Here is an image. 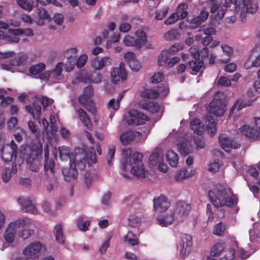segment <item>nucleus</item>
Segmentation results:
<instances>
[{"label":"nucleus","instance_id":"obj_62","mask_svg":"<svg viewBox=\"0 0 260 260\" xmlns=\"http://www.w3.org/2000/svg\"><path fill=\"white\" fill-rule=\"evenodd\" d=\"M235 249L231 248L229 251H226L223 256L220 260H233L235 257Z\"/></svg>","mask_w":260,"mask_h":260},{"label":"nucleus","instance_id":"obj_61","mask_svg":"<svg viewBox=\"0 0 260 260\" xmlns=\"http://www.w3.org/2000/svg\"><path fill=\"white\" fill-rule=\"evenodd\" d=\"M179 19V14L178 12L173 13L170 17L165 21V24L170 25L174 24Z\"/></svg>","mask_w":260,"mask_h":260},{"label":"nucleus","instance_id":"obj_17","mask_svg":"<svg viewBox=\"0 0 260 260\" xmlns=\"http://www.w3.org/2000/svg\"><path fill=\"white\" fill-rule=\"evenodd\" d=\"M63 64L62 62H59L53 71L45 72L39 75V78L44 81H49L55 82L60 79L62 71Z\"/></svg>","mask_w":260,"mask_h":260},{"label":"nucleus","instance_id":"obj_29","mask_svg":"<svg viewBox=\"0 0 260 260\" xmlns=\"http://www.w3.org/2000/svg\"><path fill=\"white\" fill-rule=\"evenodd\" d=\"M135 40L136 41L137 48L141 49L148 42L147 35L142 29H138L135 32Z\"/></svg>","mask_w":260,"mask_h":260},{"label":"nucleus","instance_id":"obj_22","mask_svg":"<svg viewBox=\"0 0 260 260\" xmlns=\"http://www.w3.org/2000/svg\"><path fill=\"white\" fill-rule=\"evenodd\" d=\"M153 209L154 211L162 213L166 211L170 206L168 199L162 195L153 199Z\"/></svg>","mask_w":260,"mask_h":260},{"label":"nucleus","instance_id":"obj_33","mask_svg":"<svg viewBox=\"0 0 260 260\" xmlns=\"http://www.w3.org/2000/svg\"><path fill=\"white\" fill-rule=\"evenodd\" d=\"M208 15L209 13L208 11H206L204 10L201 11L199 16L195 17L191 20V23H192L191 27L193 28H197L203 22L207 19Z\"/></svg>","mask_w":260,"mask_h":260},{"label":"nucleus","instance_id":"obj_7","mask_svg":"<svg viewBox=\"0 0 260 260\" xmlns=\"http://www.w3.org/2000/svg\"><path fill=\"white\" fill-rule=\"evenodd\" d=\"M178 52L179 44L177 43L169 49L162 50L157 57V65L168 68L173 67L179 62Z\"/></svg>","mask_w":260,"mask_h":260},{"label":"nucleus","instance_id":"obj_27","mask_svg":"<svg viewBox=\"0 0 260 260\" xmlns=\"http://www.w3.org/2000/svg\"><path fill=\"white\" fill-rule=\"evenodd\" d=\"M44 170L46 174L54 173V161L53 159L49 156V147H44Z\"/></svg>","mask_w":260,"mask_h":260},{"label":"nucleus","instance_id":"obj_10","mask_svg":"<svg viewBox=\"0 0 260 260\" xmlns=\"http://www.w3.org/2000/svg\"><path fill=\"white\" fill-rule=\"evenodd\" d=\"M42 248L43 245L39 241L30 243L23 249V257H17L15 260H36L39 258Z\"/></svg>","mask_w":260,"mask_h":260},{"label":"nucleus","instance_id":"obj_34","mask_svg":"<svg viewBox=\"0 0 260 260\" xmlns=\"http://www.w3.org/2000/svg\"><path fill=\"white\" fill-rule=\"evenodd\" d=\"M260 66V54L256 57L253 54V52L249 56L244 63V67L248 69L251 67H258Z\"/></svg>","mask_w":260,"mask_h":260},{"label":"nucleus","instance_id":"obj_50","mask_svg":"<svg viewBox=\"0 0 260 260\" xmlns=\"http://www.w3.org/2000/svg\"><path fill=\"white\" fill-rule=\"evenodd\" d=\"M203 64L204 62L202 60L196 59L195 60L189 61V67L192 72H194L193 74H195L196 72L200 71L203 67Z\"/></svg>","mask_w":260,"mask_h":260},{"label":"nucleus","instance_id":"obj_32","mask_svg":"<svg viewBox=\"0 0 260 260\" xmlns=\"http://www.w3.org/2000/svg\"><path fill=\"white\" fill-rule=\"evenodd\" d=\"M205 121L206 125V130L208 134L211 137H213L215 135L217 131L216 122L210 115H206L205 117Z\"/></svg>","mask_w":260,"mask_h":260},{"label":"nucleus","instance_id":"obj_30","mask_svg":"<svg viewBox=\"0 0 260 260\" xmlns=\"http://www.w3.org/2000/svg\"><path fill=\"white\" fill-rule=\"evenodd\" d=\"M218 143L220 146H238L239 144L235 140L228 135L221 134L218 139Z\"/></svg>","mask_w":260,"mask_h":260},{"label":"nucleus","instance_id":"obj_11","mask_svg":"<svg viewBox=\"0 0 260 260\" xmlns=\"http://www.w3.org/2000/svg\"><path fill=\"white\" fill-rule=\"evenodd\" d=\"M251 126L244 124L239 127L240 132L250 139H256L260 135V116L253 117Z\"/></svg>","mask_w":260,"mask_h":260},{"label":"nucleus","instance_id":"obj_35","mask_svg":"<svg viewBox=\"0 0 260 260\" xmlns=\"http://www.w3.org/2000/svg\"><path fill=\"white\" fill-rule=\"evenodd\" d=\"M191 209V206L189 204L185 202H180V221H183L185 220Z\"/></svg>","mask_w":260,"mask_h":260},{"label":"nucleus","instance_id":"obj_9","mask_svg":"<svg viewBox=\"0 0 260 260\" xmlns=\"http://www.w3.org/2000/svg\"><path fill=\"white\" fill-rule=\"evenodd\" d=\"M18 147H1L0 157L6 162L13 160H17L18 164L22 163L25 157V152L27 151V147H20L18 154Z\"/></svg>","mask_w":260,"mask_h":260},{"label":"nucleus","instance_id":"obj_43","mask_svg":"<svg viewBox=\"0 0 260 260\" xmlns=\"http://www.w3.org/2000/svg\"><path fill=\"white\" fill-rule=\"evenodd\" d=\"M25 220L27 222L25 226H23V228H20L17 232V235H18V236L23 239H27L34 232L32 230L26 227L28 223V220Z\"/></svg>","mask_w":260,"mask_h":260},{"label":"nucleus","instance_id":"obj_56","mask_svg":"<svg viewBox=\"0 0 260 260\" xmlns=\"http://www.w3.org/2000/svg\"><path fill=\"white\" fill-rule=\"evenodd\" d=\"M88 59V55L83 53L79 56V57L76 58V67L78 68H82L85 66Z\"/></svg>","mask_w":260,"mask_h":260},{"label":"nucleus","instance_id":"obj_53","mask_svg":"<svg viewBox=\"0 0 260 260\" xmlns=\"http://www.w3.org/2000/svg\"><path fill=\"white\" fill-rule=\"evenodd\" d=\"M123 43L127 47H135L137 48L136 41L135 37L127 35L123 39Z\"/></svg>","mask_w":260,"mask_h":260},{"label":"nucleus","instance_id":"obj_4","mask_svg":"<svg viewBox=\"0 0 260 260\" xmlns=\"http://www.w3.org/2000/svg\"><path fill=\"white\" fill-rule=\"evenodd\" d=\"M208 196L216 207L222 206L232 207L236 203V198L231 188L221 184H217L214 191H210Z\"/></svg>","mask_w":260,"mask_h":260},{"label":"nucleus","instance_id":"obj_63","mask_svg":"<svg viewBox=\"0 0 260 260\" xmlns=\"http://www.w3.org/2000/svg\"><path fill=\"white\" fill-rule=\"evenodd\" d=\"M13 98L10 96L5 97L4 95H0V107H5L12 103Z\"/></svg>","mask_w":260,"mask_h":260},{"label":"nucleus","instance_id":"obj_8","mask_svg":"<svg viewBox=\"0 0 260 260\" xmlns=\"http://www.w3.org/2000/svg\"><path fill=\"white\" fill-rule=\"evenodd\" d=\"M124 119L129 125H145L146 130L143 132L145 134H148L153 126V123L148 119L146 115L135 110L129 111L128 115L126 116Z\"/></svg>","mask_w":260,"mask_h":260},{"label":"nucleus","instance_id":"obj_31","mask_svg":"<svg viewBox=\"0 0 260 260\" xmlns=\"http://www.w3.org/2000/svg\"><path fill=\"white\" fill-rule=\"evenodd\" d=\"M49 18V15L44 8L41 7L37 9V15L34 17V21L38 25H43L45 20Z\"/></svg>","mask_w":260,"mask_h":260},{"label":"nucleus","instance_id":"obj_5","mask_svg":"<svg viewBox=\"0 0 260 260\" xmlns=\"http://www.w3.org/2000/svg\"><path fill=\"white\" fill-rule=\"evenodd\" d=\"M74 155L76 168L83 170L86 164L88 166L96 162V156L94 147H75L74 152L70 151V155Z\"/></svg>","mask_w":260,"mask_h":260},{"label":"nucleus","instance_id":"obj_45","mask_svg":"<svg viewBox=\"0 0 260 260\" xmlns=\"http://www.w3.org/2000/svg\"><path fill=\"white\" fill-rule=\"evenodd\" d=\"M225 246L223 243H216L211 248L210 251V255L215 257L219 255V254L224 250Z\"/></svg>","mask_w":260,"mask_h":260},{"label":"nucleus","instance_id":"obj_46","mask_svg":"<svg viewBox=\"0 0 260 260\" xmlns=\"http://www.w3.org/2000/svg\"><path fill=\"white\" fill-rule=\"evenodd\" d=\"M45 68V64L44 63H39L31 66L29 69V73L31 76L41 75L40 73Z\"/></svg>","mask_w":260,"mask_h":260},{"label":"nucleus","instance_id":"obj_14","mask_svg":"<svg viewBox=\"0 0 260 260\" xmlns=\"http://www.w3.org/2000/svg\"><path fill=\"white\" fill-rule=\"evenodd\" d=\"M216 97L217 95L209 104L207 111L217 117L221 116L226 110V102L222 98H216Z\"/></svg>","mask_w":260,"mask_h":260},{"label":"nucleus","instance_id":"obj_16","mask_svg":"<svg viewBox=\"0 0 260 260\" xmlns=\"http://www.w3.org/2000/svg\"><path fill=\"white\" fill-rule=\"evenodd\" d=\"M169 92V88L167 85H163L158 87L157 89H144L141 92V95L145 98L154 99L158 97L165 98Z\"/></svg>","mask_w":260,"mask_h":260},{"label":"nucleus","instance_id":"obj_12","mask_svg":"<svg viewBox=\"0 0 260 260\" xmlns=\"http://www.w3.org/2000/svg\"><path fill=\"white\" fill-rule=\"evenodd\" d=\"M26 223L25 219L21 218L10 223L4 233L6 241L8 243H12L14 240L15 235H17L19 229L25 226Z\"/></svg>","mask_w":260,"mask_h":260},{"label":"nucleus","instance_id":"obj_47","mask_svg":"<svg viewBox=\"0 0 260 260\" xmlns=\"http://www.w3.org/2000/svg\"><path fill=\"white\" fill-rule=\"evenodd\" d=\"M76 61V56H68L67 59L64 63V70L66 72H70L73 70L75 68Z\"/></svg>","mask_w":260,"mask_h":260},{"label":"nucleus","instance_id":"obj_15","mask_svg":"<svg viewBox=\"0 0 260 260\" xmlns=\"http://www.w3.org/2000/svg\"><path fill=\"white\" fill-rule=\"evenodd\" d=\"M43 147H27L29 153L36 152V156L31 157L28 156L26 158V162L29 169L33 172H37L39 170V167L40 166V162L38 159V156L43 153Z\"/></svg>","mask_w":260,"mask_h":260},{"label":"nucleus","instance_id":"obj_3","mask_svg":"<svg viewBox=\"0 0 260 260\" xmlns=\"http://www.w3.org/2000/svg\"><path fill=\"white\" fill-rule=\"evenodd\" d=\"M232 3H234L236 9H238L241 14V20L243 22L245 20L246 14L254 13L258 9V5L253 0H225L224 4L219 3L217 14L219 18L223 17L226 11V8L231 6Z\"/></svg>","mask_w":260,"mask_h":260},{"label":"nucleus","instance_id":"obj_42","mask_svg":"<svg viewBox=\"0 0 260 260\" xmlns=\"http://www.w3.org/2000/svg\"><path fill=\"white\" fill-rule=\"evenodd\" d=\"M89 225L90 221L88 220H85L83 216H79L77 220V226L81 231H87Z\"/></svg>","mask_w":260,"mask_h":260},{"label":"nucleus","instance_id":"obj_13","mask_svg":"<svg viewBox=\"0 0 260 260\" xmlns=\"http://www.w3.org/2000/svg\"><path fill=\"white\" fill-rule=\"evenodd\" d=\"M93 94V88L91 86H88L84 89L82 95L79 98V102L86 109L93 115H95L97 113L96 109L94 107L91 98Z\"/></svg>","mask_w":260,"mask_h":260},{"label":"nucleus","instance_id":"obj_2","mask_svg":"<svg viewBox=\"0 0 260 260\" xmlns=\"http://www.w3.org/2000/svg\"><path fill=\"white\" fill-rule=\"evenodd\" d=\"M143 155L141 153H132L130 147L122 149L121 163L122 169L126 171L131 169V172L135 175L145 178L146 170L143 164Z\"/></svg>","mask_w":260,"mask_h":260},{"label":"nucleus","instance_id":"obj_25","mask_svg":"<svg viewBox=\"0 0 260 260\" xmlns=\"http://www.w3.org/2000/svg\"><path fill=\"white\" fill-rule=\"evenodd\" d=\"M179 212L176 208L173 210H170L168 214L162 216L161 215L156 217V220L159 225L161 226H167L172 224L175 220V216L178 215Z\"/></svg>","mask_w":260,"mask_h":260},{"label":"nucleus","instance_id":"obj_64","mask_svg":"<svg viewBox=\"0 0 260 260\" xmlns=\"http://www.w3.org/2000/svg\"><path fill=\"white\" fill-rule=\"evenodd\" d=\"M225 231V226L222 223L219 222L217 224L213 230V233L216 235H221Z\"/></svg>","mask_w":260,"mask_h":260},{"label":"nucleus","instance_id":"obj_24","mask_svg":"<svg viewBox=\"0 0 260 260\" xmlns=\"http://www.w3.org/2000/svg\"><path fill=\"white\" fill-rule=\"evenodd\" d=\"M112 63V59L109 57H95L91 60L90 66L95 70H101L105 67L111 66Z\"/></svg>","mask_w":260,"mask_h":260},{"label":"nucleus","instance_id":"obj_51","mask_svg":"<svg viewBox=\"0 0 260 260\" xmlns=\"http://www.w3.org/2000/svg\"><path fill=\"white\" fill-rule=\"evenodd\" d=\"M221 48L223 54L228 57L225 60H222L221 61L223 62H226L230 60V57L233 53V49L231 47L224 43L221 44Z\"/></svg>","mask_w":260,"mask_h":260},{"label":"nucleus","instance_id":"obj_52","mask_svg":"<svg viewBox=\"0 0 260 260\" xmlns=\"http://www.w3.org/2000/svg\"><path fill=\"white\" fill-rule=\"evenodd\" d=\"M124 91L121 92L119 93L116 100L115 99H112L110 100L109 102V106L111 107L112 104L114 103L115 105L113 107V110L115 111L118 110L119 108L120 102L124 96Z\"/></svg>","mask_w":260,"mask_h":260},{"label":"nucleus","instance_id":"obj_57","mask_svg":"<svg viewBox=\"0 0 260 260\" xmlns=\"http://www.w3.org/2000/svg\"><path fill=\"white\" fill-rule=\"evenodd\" d=\"M221 165V161L218 159H215L213 162L210 163L208 166V170L212 173H215L219 171Z\"/></svg>","mask_w":260,"mask_h":260},{"label":"nucleus","instance_id":"obj_19","mask_svg":"<svg viewBox=\"0 0 260 260\" xmlns=\"http://www.w3.org/2000/svg\"><path fill=\"white\" fill-rule=\"evenodd\" d=\"M192 237L187 234H183L180 236V257L183 258L188 255L192 246Z\"/></svg>","mask_w":260,"mask_h":260},{"label":"nucleus","instance_id":"obj_18","mask_svg":"<svg viewBox=\"0 0 260 260\" xmlns=\"http://www.w3.org/2000/svg\"><path fill=\"white\" fill-rule=\"evenodd\" d=\"M141 134L136 131H128L122 133L119 139L123 145L134 144L140 141Z\"/></svg>","mask_w":260,"mask_h":260},{"label":"nucleus","instance_id":"obj_58","mask_svg":"<svg viewBox=\"0 0 260 260\" xmlns=\"http://www.w3.org/2000/svg\"><path fill=\"white\" fill-rule=\"evenodd\" d=\"M199 31H203L204 34L207 36L213 35L216 34V29L213 27H207L203 25L200 27Z\"/></svg>","mask_w":260,"mask_h":260},{"label":"nucleus","instance_id":"obj_49","mask_svg":"<svg viewBox=\"0 0 260 260\" xmlns=\"http://www.w3.org/2000/svg\"><path fill=\"white\" fill-rule=\"evenodd\" d=\"M123 240L124 242L133 246L138 244L137 236L131 232L127 233L126 235L124 237Z\"/></svg>","mask_w":260,"mask_h":260},{"label":"nucleus","instance_id":"obj_1","mask_svg":"<svg viewBox=\"0 0 260 260\" xmlns=\"http://www.w3.org/2000/svg\"><path fill=\"white\" fill-rule=\"evenodd\" d=\"M38 100L43 106V112L41 106L35 103L32 106H26L25 109L43 126L44 133L45 132L49 145L52 146L57 139L56 135L57 129L56 123L57 118L55 115L51 114V108L49 106L53 103V100L45 96L39 97Z\"/></svg>","mask_w":260,"mask_h":260},{"label":"nucleus","instance_id":"obj_59","mask_svg":"<svg viewBox=\"0 0 260 260\" xmlns=\"http://www.w3.org/2000/svg\"><path fill=\"white\" fill-rule=\"evenodd\" d=\"M17 3L22 9L30 11L32 8V5L26 0H17Z\"/></svg>","mask_w":260,"mask_h":260},{"label":"nucleus","instance_id":"obj_54","mask_svg":"<svg viewBox=\"0 0 260 260\" xmlns=\"http://www.w3.org/2000/svg\"><path fill=\"white\" fill-rule=\"evenodd\" d=\"M246 107H247V106L246 105L245 101H244L243 99H239L236 101L233 106L231 109L230 114L234 113L236 109L239 111Z\"/></svg>","mask_w":260,"mask_h":260},{"label":"nucleus","instance_id":"obj_41","mask_svg":"<svg viewBox=\"0 0 260 260\" xmlns=\"http://www.w3.org/2000/svg\"><path fill=\"white\" fill-rule=\"evenodd\" d=\"M166 158L170 166L176 167L178 164V155L172 150L168 151L166 154Z\"/></svg>","mask_w":260,"mask_h":260},{"label":"nucleus","instance_id":"obj_38","mask_svg":"<svg viewBox=\"0 0 260 260\" xmlns=\"http://www.w3.org/2000/svg\"><path fill=\"white\" fill-rule=\"evenodd\" d=\"M190 126L191 129L197 134L201 135L204 131V126L200 120L196 118L191 121Z\"/></svg>","mask_w":260,"mask_h":260},{"label":"nucleus","instance_id":"obj_60","mask_svg":"<svg viewBox=\"0 0 260 260\" xmlns=\"http://www.w3.org/2000/svg\"><path fill=\"white\" fill-rule=\"evenodd\" d=\"M11 170L10 168H5L2 172V178L4 182H7L11 178Z\"/></svg>","mask_w":260,"mask_h":260},{"label":"nucleus","instance_id":"obj_26","mask_svg":"<svg viewBox=\"0 0 260 260\" xmlns=\"http://www.w3.org/2000/svg\"><path fill=\"white\" fill-rule=\"evenodd\" d=\"M26 59L27 56L26 55L19 54L18 56L11 60L9 64H3L1 67L2 69L14 72L15 70L13 67L22 65Z\"/></svg>","mask_w":260,"mask_h":260},{"label":"nucleus","instance_id":"obj_36","mask_svg":"<svg viewBox=\"0 0 260 260\" xmlns=\"http://www.w3.org/2000/svg\"><path fill=\"white\" fill-rule=\"evenodd\" d=\"M53 233L57 243L60 244H63L64 243L65 237L63 235L62 226L60 223L55 226L53 230Z\"/></svg>","mask_w":260,"mask_h":260},{"label":"nucleus","instance_id":"obj_40","mask_svg":"<svg viewBox=\"0 0 260 260\" xmlns=\"http://www.w3.org/2000/svg\"><path fill=\"white\" fill-rule=\"evenodd\" d=\"M149 165L154 167L156 165L160 164L164 160L162 155L157 151L153 152L149 156Z\"/></svg>","mask_w":260,"mask_h":260},{"label":"nucleus","instance_id":"obj_23","mask_svg":"<svg viewBox=\"0 0 260 260\" xmlns=\"http://www.w3.org/2000/svg\"><path fill=\"white\" fill-rule=\"evenodd\" d=\"M124 58L129 67L133 72H138L142 68L141 62L138 59L135 53L128 51L124 54Z\"/></svg>","mask_w":260,"mask_h":260},{"label":"nucleus","instance_id":"obj_39","mask_svg":"<svg viewBox=\"0 0 260 260\" xmlns=\"http://www.w3.org/2000/svg\"><path fill=\"white\" fill-rule=\"evenodd\" d=\"M17 30H18V29H9L7 32L6 36L4 38V40L14 43L18 42L19 40V36H20V35L16 32Z\"/></svg>","mask_w":260,"mask_h":260},{"label":"nucleus","instance_id":"obj_55","mask_svg":"<svg viewBox=\"0 0 260 260\" xmlns=\"http://www.w3.org/2000/svg\"><path fill=\"white\" fill-rule=\"evenodd\" d=\"M169 8L168 6H166L161 9L157 10L155 12V18L156 20L162 19L167 15L168 12Z\"/></svg>","mask_w":260,"mask_h":260},{"label":"nucleus","instance_id":"obj_28","mask_svg":"<svg viewBox=\"0 0 260 260\" xmlns=\"http://www.w3.org/2000/svg\"><path fill=\"white\" fill-rule=\"evenodd\" d=\"M17 201L22 207L23 211L33 214L37 213V210L29 199L20 197L18 199Z\"/></svg>","mask_w":260,"mask_h":260},{"label":"nucleus","instance_id":"obj_48","mask_svg":"<svg viewBox=\"0 0 260 260\" xmlns=\"http://www.w3.org/2000/svg\"><path fill=\"white\" fill-rule=\"evenodd\" d=\"M77 114L82 123H83L87 127H89L91 126V121L86 112L82 109H79L77 111Z\"/></svg>","mask_w":260,"mask_h":260},{"label":"nucleus","instance_id":"obj_20","mask_svg":"<svg viewBox=\"0 0 260 260\" xmlns=\"http://www.w3.org/2000/svg\"><path fill=\"white\" fill-rule=\"evenodd\" d=\"M140 107L152 113H156V120H158L162 116L163 110L157 103L147 100H142L139 102Z\"/></svg>","mask_w":260,"mask_h":260},{"label":"nucleus","instance_id":"obj_21","mask_svg":"<svg viewBox=\"0 0 260 260\" xmlns=\"http://www.w3.org/2000/svg\"><path fill=\"white\" fill-rule=\"evenodd\" d=\"M112 82L116 84L120 81V79L124 80L126 79L127 73L124 68V64L121 62L119 67L113 68L111 71Z\"/></svg>","mask_w":260,"mask_h":260},{"label":"nucleus","instance_id":"obj_6","mask_svg":"<svg viewBox=\"0 0 260 260\" xmlns=\"http://www.w3.org/2000/svg\"><path fill=\"white\" fill-rule=\"evenodd\" d=\"M59 156L63 161L70 160V167L63 168L61 170L62 174L64 176V180L70 181L71 179L77 178L78 174L74 162V155H70V147H58Z\"/></svg>","mask_w":260,"mask_h":260},{"label":"nucleus","instance_id":"obj_44","mask_svg":"<svg viewBox=\"0 0 260 260\" xmlns=\"http://www.w3.org/2000/svg\"><path fill=\"white\" fill-rule=\"evenodd\" d=\"M179 37V29L174 28L170 29L164 35V39L167 41L176 40Z\"/></svg>","mask_w":260,"mask_h":260},{"label":"nucleus","instance_id":"obj_37","mask_svg":"<svg viewBox=\"0 0 260 260\" xmlns=\"http://www.w3.org/2000/svg\"><path fill=\"white\" fill-rule=\"evenodd\" d=\"M77 79L83 82H92L93 83H99L102 80V75L98 73H93L90 77L88 76L86 77H78Z\"/></svg>","mask_w":260,"mask_h":260}]
</instances>
